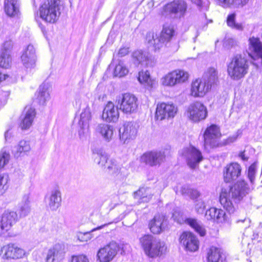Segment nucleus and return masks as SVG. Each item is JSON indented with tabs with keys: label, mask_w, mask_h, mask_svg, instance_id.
Returning a JSON list of instances; mask_svg holds the SVG:
<instances>
[{
	"label": "nucleus",
	"mask_w": 262,
	"mask_h": 262,
	"mask_svg": "<svg viewBox=\"0 0 262 262\" xmlns=\"http://www.w3.org/2000/svg\"><path fill=\"white\" fill-rule=\"evenodd\" d=\"M249 188L245 181H238L230 188H222L220 196V202L229 213L235 210L234 204L239 202L248 193Z\"/></svg>",
	"instance_id": "obj_1"
},
{
	"label": "nucleus",
	"mask_w": 262,
	"mask_h": 262,
	"mask_svg": "<svg viewBox=\"0 0 262 262\" xmlns=\"http://www.w3.org/2000/svg\"><path fill=\"white\" fill-rule=\"evenodd\" d=\"M140 241L145 254L149 257H160L166 252L167 246L165 242L151 235L143 236Z\"/></svg>",
	"instance_id": "obj_2"
},
{
	"label": "nucleus",
	"mask_w": 262,
	"mask_h": 262,
	"mask_svg": "<svg viewBox=\"0 0 262 262\" xmlns=\"http://www.w3.org/2000/svg\"><path fill=\"white\" fill-rule=\"evenodd\" d=\"M249 63L248 60L241 54L234 56L227 66V72L232 80H238L248 73Z\"/></svg>",
	"instance_id": "obj_3"
},
{
	"label": "nucleus",
	"mask_w": 262,
	"mask_h": 262,
	"mask_svg": "<svg viewBox=\"0 0 262 262\" xmlns=\"http://www.w3.org/2000/svg\"><path fill=\"white\" fill-rule=\"evenodd\" d=\"M61 8L60 0H47L40 7V16L46 21L54 23L59 17Z\"/></svg>",
	"instance_id": "obj_4"
},
{
	"label": "nucleus",
	"mask_w": 262,
	"mask_h": 262,
	"mask_svg": "<svg viewBox=\"0 0 262 262\" xmlns=\"http://www.w3.org/2000/svg\"><path fill=\"white\" fill-rule=\"evenodd\" d=\"M187 9V3L183 0L174 1L164 6L162 14L164 16L174 15L181 18L184 17Z\"/></svg>",
	"instance_id": "obj_5"
},
{
	"label": "nucleus",
	"mask_w": 262,
	"mask_h": 262,
	"mask_svg": "<svg viewBox=\"0 0 262 262\" xmlns=\"http://www.w3.org/2000/svg\"><path fill=\"white\" fill-rule=\"evenodd\" d=\"M186 114L192 121L199 122L206 119L208 112L207 107L203 103L197 101L188 107Z\"/></svg>",
	"instance_id": "obj_6"
},
{
	"label": "nucleus",
	"mask_w": 262,
	"mask_h": 262,
	"mask_svg": "<svg viewBox=\"0 0 262 262\" xmlns=\"http://www.w3.org/2000/svg\"><path fill=\"white\" fill-rule=\"evenodd\" d=\"M137 101V98L129 93L123 94L117 99L119 109L125 114H131L136 111L138 106Z\"/></svg>",
	"instance_id": "obj_7"
},
{
	"label": "nucleus",
	"mask_w": 262,
	"mask_h": 262,
	"mask_svg": "<svg viewBox=\"0 0 262 262\" xmlns=\"http://www.w3.org/2000/svg\"><path fill=\"white\" fill-rule=\"evenodd\" d=\"M188 73L183 70H175L166 74L161 79L163 85L172 86L185 82L188 78Z\"/></svg>",
	"instance_id": "obj_8"
},
{
	"label": "nucleus",
	"mask_w": 262,
	"mask_h": 262,
	"mask_svg": "<svg viewBox=\"0 0 262 262\" xmlns=\"http://www.w3.org/2000/svg\"><path fill=\"white\" fill-rule=\"evenodd\" d=\"M183 156L185 158L188 166L191 169L195 168L203 160L201 151L193 146L184 149Z\"/></svg>",
	"instance_id": "obj_9"
},
{
	"label": "nucleus",
	"mask_w": 262,
	"mask_h": 262,
	"mask_svg": "<svg viewBox=\"0 0 262 262\" xmlns=\"http://www.w3.org/2000/svg\"><path fill=\"white\" fill-rule=\"evenodd\" d=\"M119 245L115 242H111L97 252V257L100 262H110L116 255L119 251Z\"/></svg>",
	"instance_id": "obj_10"
},
{
	"label": "nucleus",
	"mask_w": 262,
	"mask_h": 262,
	"mask_svg": "<svg viewBox=\"0 0 262 262\" xmlns=\"http://www.w3.org/2000/svg\"><path fill=\"white\" fill-rule=\"evenodd\" d=\"M91 119V112L90 107L86 106L84 108L80 117L79 121V125L80 129L78 131V134L81 140H84L89 135V122Z\"/></svg>",
	"instance_id": "obj_11"
},
{
	"label": "nucleus",
	"mask_w": 262,
	"mask_h": 262,
	"mask_svg": "<svg viewBox=\"0 0 262 262\" xmlns=\"http://www.w3.org/2000/svg\"><path fill=\"white\" fill-rule=\"evenodd\" d=\"M165 159L163 152L151 151L144 153L140 158V161L145 165L152 167L160 165Z\"/></svg>",
	"instance_id": "obj_12"
},
{
	"label": "nucleus",
	"mask_w": 262,
	"mask_h": 262,
	"mask_svg": "<svg viewBox=\"0 0 262 262\" xmlns=\"http://www.w3.org/2000/svg\"><path fill=\"white\" fill-rule=\"evenodd\" d=\"M221 135L219 128L216 125L208 127L204 134V148L208 149L215 146L216 140Z\"/></svg>",
	"instance_id": "obj_13"
},
{
	"label": "nucleus",
	"mask_w": 262,
	"mask_h": 262,
	"mask_svg": "<svg viewBox=\"0 0 262 262\" xmlns=\"http://www.w3.org/2000/svg\"><path fill=\"white\" fill-rule=\"evenodd\" d=\"M177 107L173 104L161 103L157 105L155 118L157 120L173 118L177 113Z\"/></svg>",
	"instance_id": "obj_14"
},
{
	"label": "nucleus",
	"mask_w": 262,
	"mask_h": 262,
	"mask_svg": "<svg viewBox=\"0 0 262 262\" xmlns=\"http://www.w3.org/2000/svg\"><path fill=\"white\" fill-rule=\"evenodd\" d=\"M172 218L179 224H183L186 222L193 228L201 236H204L206 232L204 228L201 225L200 223L195 219L188 218L184 219L181 212L178 210H176L172 213Z\"/></svg>",
	"instance_id": "obj_15"
},
{
	"label": "nucleus",
	"mask_w": 262,
	"mask_h": 262,
	"mask_svg": "<svg viewBox=\"0 0 262 262\" xmlns=\"http://www.w3.org/2000/svg\"><path fill=\"white\" fill-rule=\"evenodd\" d=\"M137 134V127L136 123L133 122H125L123 127L119 129V137L124 143L134 139Z\"/></svg>",
	"instance_id": "obj_16"
},
{
	"label": "nucleus",
	"mask_w": 262,
	"mask_h": 262,
	"mask_svg": "<svg viewBox=\"0 0 262 262\" xmlns=\"http://www.w3.org/2000/svg\"><path fill=\"white\" fill-rule=\"evenodd\" d=\"M2 251L7 259H17L23 258L26 252L25 250L15 244H9L3 246Z\"/></svg>",
	"instance_id": "obj_17"
},
{
	"label": "nucleus",
	"mask_w": 262,
	"mask_h": 262,
	"mask_svg": "<svg viewBox=\"0 0 262 262\" xmlns=\"http://www.w3.org/2000/svg\"><path fill=\"white\" fill-rule=\"evenodd\" d=\"M210 84H208L203 79H197L191 84V94L195 97L204 96L211 89Z\"/></svg>",
	"instance_id": "obj_18"
},
{
	"label": "nucleus",
	"mask_w": 262,
	"mask_h": 262,
	"mask_svg": "<svg viewBox=\"0 0 262 262\" xmlns=\"http://www.w3.org/2000/svg\"><path fill=\"white\" fill-rule=\"evenodd\" d=\"M180 242L187 250L191 252L195 251L199 248V241L191 232H183L180 237Z\"/></svg>",
	"instance_id": "obj_19"
},
{
	"label": "nucleus",
	"mask_w": 262,
	"mask_h": 262,
	"mask_svg": "<svg viewBox=\"0 0 262 262\" xmlns=\"http://www.w3.org/2000/svg\"><path fill=\"white\" fill-rule=\"evenodd\" d=\"M21 60L24 66L27 69L35 67L36 56L34 47L29 45L24 50L21 56Z\"/></svg>",
	"instance_id": "obj_20"
},
{
	"label": "nucleus",
	"mask_w": 262,
	"mask_h": 262,
	"mask_svg": "<svg viewBox=\"0 0 262 262\" xmlns=\"http://www.w3.org/2000/svg\"><path fill=\"white\" fill-rule=\"evenodd\" d=\"M167 225V219L162 214L156 215L149 223V227L154 234H159L162 232Z\"/></svg>",
	"instance_id": "obj_21"
},
{
	"label": "nucleus",
	"mask_w": 262,
	"mask_h": 262,
	"mask_svg": "<svg viewBox=\"0 0 262 262\" xmlns=\"http://www.w3.org/2000/svg\"><path fill=\"white\" fill-rule=\"evenodd\" d=\"M241 167L237 163H232L225 167L224 170V179L226 183L235 180L240 176Z\"/></svg>",
	"instance_id": "obj_22"
},
{
	"label": "nucleus",
	"mask_w": 262,
	"mask_h": 262,
	"mask_svg": "<svg viewBox=\"0 0 262 262\" xmlns=\"http://www.w3.org/2000/svg\"><path fill=\"white\" fill-rule=\"evenodd\" d=\"M119 113L118 107L112 102H108L104 108L102 118L106 122H116L118 120Z\"/></svg>",
	"instance_id": "obj_23"
},
{
	"label": "nucleus",
	"mask_w": 262,
	"mask_h": 262,
	"mask_svg": "<svg viewBox=\"0 0 262 262\" xmlns=\"http://www.w3.org/2000/svg\"><path fill=\"white\" fill-rule=\"evenodd\" d=\"M48 200V206L52 211H56L61 206V192L58 187H56L51 190Z\"/></svg>",
	"instance_id": "obj_24"
},
{
	"label": "nucleus",
	"mask_w": 262,
	"mask_h": 262,
	"mask_svg": "<svg viewBox=\"0 0 262 262\" xmlns=\"http://www.w3.org/2000/svg\"><path fill=\"white\" fill-rule=\"evenodd\" d=\"M64 249L62 245L56 244L50 248L47 253V262H58L63 259Z\"/></svg>",
	"instance_id": "obj_25"
},
{
	"label": "nucleus",
	"mask_w": 262,
	"mask_h": 262,
	"mask_svg": "<svg viewBox=\"0 0 262 262\" xmlns=\"http://www.w3.org/2000/svg\"><path fill=\"white\" fill-rule=\"evenodd\" d=\"M133 61L135 64H144L146 66H152L153 61L149 54L141 50L135 51L132 55Z\"/></svg>",
	"instance_id": "obj_26"
},
{
	"label": "nucleus",
	"mask_w": 262,
	"mask_h": 262,
	"mask_svg": "<svg viewBox=\"0 0 262 262\" xmlns=\"http://www.w3.org/2000/svg\"><path fill=\"white\" fill-rule=\"evenodd\" d=\"M50 85L48 83H42L36 92V101L40 104L44 105L50 98Z\"/></svg>",
	"instance_id": "obj_27"
},
{
	"label": "nucleus",
	"mask_w": 262,
	"mask_h": 262,
	"mask_svg": "<svg viewBox=\"0 0 262 262\" xmlns=\"http://www.w3.org/2000/svg\"><path fill=\"white\" fill-rule=\"evenodd\" d=\"M35 109L31 107H26L24 114L21 116V122L19 124L22 129L29 128L32 124L34 118L35 116Z\"/></svg>",
	"instance_id": "obj_28"
},
{
	"label": "nucleus",
	"mask_w": 262,
	"mask_h": 262,
	"mask_svg": "<svg viewBox=\"0 0 262 262\" xmlns=\"http://www.w3.org/2000/svg\"><path fill=\"white\" fill-rule=\"evenodd\" d=\"M146 39L148 45L154 48L156 51L160 50L165 45V42L159 34L155 33L154 32H149L146 34Z\"/></svg>",
	"instance_id": "obj_29"
},
{
	"label": "nucleus",
	"mask_w": 262,
	"mask_h": 262,
	"mask_svg": "<svg viewBox=\"0 0 262 262\" xmlns=\"http://www.w3.org/2000/svg\"><path fill=\"white\" fill-rule=\"evenodd\" d=\"M0 220L9 230L17 222L18 215L16 212L6 210L2 214Z\"/></svg>",
	"instance_id": "obj_30"
},
{
	"label": "nucleus",
	"mask_w": 262,
	"mask_h": 262,
	"mask_svg": "<svg viewBox=\"0 0 262 262\" xmlns=\"http://www.w3.org/2000/svg\"><path fill=\"white\" fill-rule=\"evenodd\" d=\"M5 11L10 17L17 16L19 13V0H5Z\"/></svg>",
	"instance_id": "obj_31"
},
{
	"label": "nucleus",
	"mask_w": 262,
	"mask_h": 262,
	"mask_svg": "<svg viewBox=\"0 0 262 262\" xmlns=\"http://www.w3.org/2000/svg\"><path fill=\"white\" fill-rule=\"evenodd\" d=\"M96 131L101 134L106 141L110 142L113 138L114 128L111 125L101 123L97 126Z\"/></svg>",
	"instance_id": "obj_32"
},
{
	"label": "nucleus",
	"mask_w": 262,
	"mask_h": 262,
	"mask_svg": "<svg viewBox=\"0 0 262 262\" xmlns=\"http://www.w3.org/2000/svg\"><path fill=\"white\" fill-rule=\"evenodd\" d=\"M212 87L216 84L219 80L218 72L214 68H209L204 73L202 78Z\"/></svg>",
	"instance_id": "obj_33"
},
{
	"label": "nucleus",
	"mask_w": 262,
	"mask_h": 262,
	"mask_svg": "<svg viewBox=\"0 0 262 262\" xmlns=\"http://www.w3.org/2000/svg\"><path fill=\"white\" fill-rule=\"evenodd\" d=\"M29 199V194H25L18 205V212L20 217H25L28 215L30 212L31 207Z\"/></svg>",
	"instance_id": "obj_34"
},
{
	"label": "nucleus",
	"mask_w": 262,
	"mask_h": 262,
	"mask_svg": "<svg viewBox=\"0 0 262 262\" xmlns=\"http://www.w3.org/2000/svg\"><path fill=\"white\" fill-rule=\"evenodd\" d=\"M31 150V146L29 142L25 140L20 141L18 144L14 147L13 150V154L16 158L23 156Z\"/></svg>",
	"instance_id": "obj_35"
},
{
	"label": "nucleus",
	"mask_w": 262,
	"mask_h": 262,
	"mask_svg": "<svg viewBox=\"0 0 262 262\" xmlns=\"http://www.w3.org/2000/svg\"><path fill=\"white\" fill-rule=\"evenodd\" d=\"M93 155L95 162L100 166L103 167L107 164L109 160L108 156L102 149H95Z\"/></svg>",
	"instance_id": "obj_36"
},
{
	"label": "nucleus",
	"mask_w": 262,
	"mask_h": 262,
	"mask_svg": "<svg viewBox=\"0 0 262 262\" xmlns=\"http://www.w3.org/2000/svg\"><path fill=\"white\" fill-rule=\"evenodd\" d=\"M149 191L148 188H141L134 193V197L139 200V203L148 202L152 197Z\"/></svg>",
	"instance_id": "obj_37"
},
{
	"label": "nucleus",
	"mask_w": 262,
	"mask_h": 262,
	"mask_svg": "<svg viewBox=\"0 0 262 262\" xmlns=\"http://www.w3.org/2000/svg\"><path fill=\"white\" fill-rule=\"evenodd\" d=\"M235 19V13H232L228 15L227 18V26L231 29L242 31L244 29L243 24L241 23H236Z\"/></svg>",
	"instance_id": "obj_38"
},
{
	"label": "nucleus",
	"mask_w": 262,
	"mask_h": 262,
	"mask_svg": "<svg viewBox=\"0 0 262 262\" xmlns=\"http://www.w3.org/2000/svg\"><path fill=\"white\" fill-rule=\"evenodd\" d=\"M208 262H225L222 257L220 250L215 248H210L208 253Z\"/></svg>",
	"instance_id": "obj_39"
},
{
	"label": "nucleus",
	"mask_w": 262,
	"mask_h": 262,
	"mask_svg": "<svg viewBox=\"0 0 262 262\" xmlns=\"http://www.w3.org/2000/svg\"><path fill=\"white\" fill-rule=\"evenodd\" d=\"M174 31L172 27L164 25L163 26V29L161 33L159 34L160 36L163 39L165 43L169 42L173 36Z\"/></svg>",
	"instance_id": "obj_40"
},
{
	"label": "nucleus",
	"mask_w": 262,
	"mask_h": 262,
	"mask_svg": "<svg viewBox=\"0 0 262 262\" xmlns=\"http://www.w3.org/2000/svg\"><path fill=\"white\" fill-rule=\"evenodd\" d=\"M138 79L141 83H144L150 87H153L155 84V81L151 79L149 73L147 71L140 72Z\"/></svg>",
	"instance_id": "obj_41"
},
{
	"label": "nucleus",
	"mask_w": 262,
	"mask_h": 262,
	"mask_svg": "<svg viewBox=\"0 0 262 262\" xmlns=\"http://www.w3.org/2000/svg\"><path fill=\"white\" fill-rule=\"evenodd\" d=\"M108 172L112 175H116L119 177L120 174V166L117 164L116 160L111 159L108 160L106 164Z\"/></svg>",
	"instance_id": "obj_42"
},
{
	"label": "nucleus",
	"mask_w": 262,
	"mask_h": 262,
	"mask_svg": "<svg viewBox=\"0 0 262 262\" xmlns=\"http://www.w3.org/2000/svg\"><path fill=\"white\" fill-rule=\"evenodd\" d=\"M128 73V69L126 67L122 61H120L115 67L114 75L115 76L122 77L126 75Z\"/></svg>",
	"instance_id": "obj_43"
},
{
	"label": "nucleus",
	"mask_w": 262,
	"mask_h": 262,
	"mask_svg": "<svg viewBox=\"0 0 262 262\" xmlns=\"http://www.w3.org/2000/svg\"><path fill=\"white\" fill-rule=\"evenodd\" d=\"M11 63L10 54L2 52L0 54V67L4 68H8Z\"/></svg>",
	"instance_id": "obj_44"
},
{
	"label": "nucleus",
	"mask_w": 262,
	"mask_h": 262,
	"mask_svg": "<svg viewBox=\"0 0 262 262\" xmlns=\"http://www.w3.org/2000/svg\"><path fill=\"white\" fill-rule=\"evenodd\" d=\"M9 179V176L6 173L0 174V195L5 193L8 188L7 183Z\"/></svg>",
	"instance_id": "obj_45"
},
{
	"label": "nucleus",
	"mask_w": 262,
	"mask_h": 262,
	"mask_svg": "<svg viewBox=\"0 0 262 262\" xmlns=\"http://www.w3.org/2000/svg\"><path fill=\"white\" fill-rule=\"evenodd\" d=\"M193 4H195L200 10H208L210 2L208 0L203 1V0H189Z\"/></svg>",
	"instance_id": "obj_46"
},
{
	"label": "nucleus",
	"mask_w": 262,
	"mask_h": 262,
	"mask_svg": "<svg viewBox=\"0 0 262 262\" xmlns=\"http://www.w3.org/2000/svg\"><path fill=\"white\" fill-rule=\"evenodd\" d=\"M10 160V155L5 150H2L0 152V169L3 168Z\"/></svg>",
	"instance_id": "obj_47"
},
{
	"label": "nucleus",
	"mask_w": 262,
	"mask_h": 262,
	"mask_svg": "<svg viewBox=\"0 0 262 262\" xmlns=\"http://www.w3.org/2000/svg\"><path fill=\"white\" fill-rule=\"evenodd\" d=\"M215 215V221L217 222L222 223L227 221V215L222 209H217Z\"/></svg>",
	"instance_id": "obj_48"
},
{
	"label": "nucleus",
	"mask_w": 262,
	"mask_h": 262,
	"mask_svg": "<svg viewBox=\"0 0 262 262\" xmlns=\"http://www.w3.org/2000/svg\"><path fill=\"white\" fill-rule=\"evenodd\" d=\"M182 192L188 194L192 199H196L200 195V192L197 190L191 188L186 189L185 187L183 188Z\"/></svg>",
	"instance_id": "obj_49"
},
{
	"label": "nucleus",
	"mask_w": 262,
	"mask_h": 262,
	"mask_svg": "<svg viewBox=\"0 0 262 262\" xmlns=\"http://www.w3.org/2000/svg\"><path fill=\"white\" fill-rule=\"evenodd\" d=\"M217 208H210L206 211L205 217L207 220H213L215 221V215L216 214Z\"/></svg>",
	"instance_id": "obj_50"
},
{
	"label": "nucleus",
	"mask_w": 262,
	"mask_h": 262,
	"mask_svg": "<svg viewBox=\"0 0 262 262\" xmlns=\"http://www.w3.org/2000/svg\"><path fill=\"white\" fill-rule=\"evenodd\" d=\"M205 209V203L201 199L196 201L195 210L199 214H202Z\"/></svg>",
	"instance_id": "obj_51"
},
{
	"label": "nucleus",
	"mask_w": 262,
	"mask_h": 262,
	"mask_svg": "<svg viewBox=\"0 0 262 262\" xmlns=\"http://www.w3.org/2000/svg\"><path fill=\"white\" fill-rule=\"evenodd\" d=\"M220 6L224 8H232L233 0H214Z\"/></svg>",
	"instance_id": "obj_52"
},
{
	"label": "nucleus",
	"mask_w": 262,
	"mask_h": 262,
	"mask_svg": "<svg viewBox=\"0 0 262 262\" xmlns=\"http://www.w3.org/2000/svg\"><path fill=\"white\" fill-rule=\"evenodd\" d=\"M78 239L82 242H88L90 240L92 237V234L91 232H80L77 235Z\"/></svg>",
	"instance_id": "obj_53"
},
{
	"label": "nucleus",
	"mask_w": 262,
	"mask_h": 262,
	"mask_svg": "<svg viewBox=\"0 0 262 262\" xmlns=\"http://www.w3.org/2000/svg\"><path fill=\"white\" fill-rule=\"evenodd\" d=\"M256 170V165L255 164H252L248 169V177L249 180L252 183L255 179V174Z\"/></svg>",
	"instance_id": "obj_54"
},
{
	"label": "nucleus",
	"mask_w": 262,
	"mask_h": 262,
	"mask_svg": "<svg viewBox=\"0 0 262 262\" xmlns=\"http://www.w3.org/2000/svg\"><path fill=\"white\" fill-rule=\"evenodd\" d=\"M12 48V43L11 40L5 41L3 46L2 52H4L10 54L11 50Z\"/></svg>",
	"instance_id": "obj_55"
},
{
	"label": "nucleus",
	"mask_w": 262,
	"mask_h": 262,
	"mask_svg": "<svg viewBox=\"0 0 262 262\" xmlns=\"http://www.w3.org/2000/svg\"><path fill=\"white\" fill-rule=\"evenodd\" d=\"M232 7L241 8L245 6L249 2V0H233Z\"/></svg>",
	"instance_id": "obj_56"
},
{
	"label": "nucleus",
	"mask_w": 262,
	"mask_h": 262,
	"mask_svg": "<svg viewBox=\"0 0 262 262\" xmlns=\"http://www.w3.org/2000/svg\"><path fill=\"white\" fill-rule=\"evenodd\" d=\"M72 262H89L88 259L84 255L73 256Z\"/></svg>",
	"instance_id": "obj_57"
},
{
	"label": "nucleus",
	"mask_w": 262,
	"mask_h": 262,
	"mask_svg": "<svg viewBox=\"0 0 262 262\" xmlns=\"http://www.w3.org/2000/svg\"><path fill=\"white\" fill-rule=\"evenodd\" d=\"M129 52V48L123 47L119 49L118 52V55L120 57H122L127 55Z\"/></svg>",
	"instance_id": "obj_58"
},
{
	"label": "nucleus",
	"mask_w": 262,
	"mask_h": 262,
	"mask_svg": "<svg viewBox=\"0 0 262 262\" xmlns=\"http://www.w3.org/2000/svg\"><path fill=\"white\" fill-rule=\"evenodd\" d=\"M9 231V230L8 228L6 227L3 223L0 220V236H5L6 234Z\"/></svg>",
	"instance_id": "obj_59"
},
{
	"label": "nucleus",
	"mask_w": 262,
	"mask_h": 262,
	"mask_svg": "<svg viewBox=\"0 0 262 262\" xmlns=\"http://www.w3.org/2000/svg\"><path fill=\"white\" fill-rule=\"evenodd\" d=\"M237 137V135H234V136L229 137L228 138H227L226 140V141L225 142V144H228L233 143V142H234L236 140Z\"/></svg>",
	"instance_id": "obj_60"
},
{
	"label": "nucleus",
	"mask_w": 262,
	"mask_h": 262,
	"mask_svg": "<svg viewBox=\"0 0 262 262\" xmlns=\"http://www.w3.org/2000/svg\"><path fill=\"white\" fill-rule=\"evenodd\" d=\"M8 77V75L3 74L2 73L0 72V82L6 79V77Z\"/></svg>",
	"instance_id": "obj_61"
},
{
	"label": "nucleus",
	"mask_w": 262,
	"mask_h": 262,
	"mask_svg": "<svg viewBox=\"0 0 262 262\" xmlns=\"http://www.w3.org/2000/svg\"><path fill=\"white\" fill-rule=\"evenodd\" d=\"M239 156L242 158V159L243 160H247V158H246L245 157V155H244V152H241V153L240 154V155H239Z\"/></svg>",
	"instance_id": "obj_62"
},
{
	"label": "nucleus",
	"mask_w": 262,
	"mask_h": 262,
	"mask_svg": "<svg viewBox=\"0 0 262 262\" xmlns=\"http://www.w3.org/2000/svg\"><path fill=\"white\" fill-rule=\"evenodd\" d=\"M228 41L229 42V43H233L234 42V40L233 39H228Z\"/></svg>",
	"instance_id": "obj_63"
},
{
	"label": "nucleus",
	"mask_w": 262,
	"mask_h": 262,
	"mask_svg": "<svg viewBox=\"0 0 262 262\" xmlns=\"http://www.w3.org/2000/svg\"><path fill=\"white\" fill-rule=\"evenodd\" d=\"M106 225V224H104L102 226H99V227L97 228L98 229H102L103 227H104Z\"/></svg>",
	"instance_id": "obj_64"
}]
</instances>
